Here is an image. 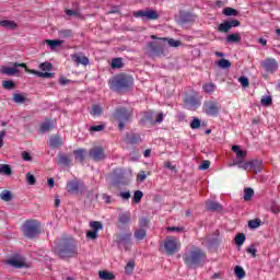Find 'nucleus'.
<instances>
[{
  "instance_id": "052dcab7",
  "label": "nucleus",
  "mask_w": 280,
  "mask_h": 280,
  "mask_svg": "<svg viewBox=\"0 0 280 280\" xmlns=\"http://www.w3.org/2000/svg\"><path fill=\"white\" fill-rule=\"evenodd\" d=\"M106 126L104 125H96V126H91L90 127V132H102Z\"/></svg>"
},
{
  "instance_id": "f8f14e48",
  "label": "nucleus",
  "mask_w": 280,
  "mask_h": 280,
  "mask_svg": "<svg viewBox=\"0 0 280 280\" xmlns=\"http://www.w3.org/2000/svg\"><path fill=\"white\" fill-rule=\"evenodd\" d=\"M84 187V183L78 178L71 179L67 183L68 194H80Z\"/></svg>"
},
{
  "instance_id": "72a5a7b5",
  "label": "nucleus",
  "mask_w": 280,
  "mask_h": 280,
  "mask_svg": "<svg viewBox=\"0 0 280 280\" xmlns=\"http://www.w3.org/2000/svg\"><path fill=\"white\" fill-rule=\"evenodd\" d=\"M98 277L102 280H115V275L106 270L98 271Z\"/></svg>"
},
{
  "instance_id": "13d9d810",
  "label": "nucleus",
  "mask_w": 280,
  "mask_h": 280,
  "mask_svg": "<svg viewBox=\"0 0 280 280\" xmlns=\"http://www.w3.org/2000/svg\"><path fill=\"white\" fill-rule=\"evenodd\" d=\"M149 224H150V219H148V218H141V219L139 220V226H140V229H145V228L149 226Z\"/></svg>"
},
{
  "instance_id": "680f3d73",
  "label": "nucleus",
  "mask_w": 280,
  "mask_h": 280,
  "mask_svg": "<svg viewBox=\"0 0 280 280\" xmlns=\"http://www.w3.org/2000/svg\"><path fill=\"white\" fill-rule=\"evenodd\" d=\"M148 178V175L145 174V171H140L137 175L138 183H143Z\"/></svg>"
},
{
  "instance_id": "ea45409f",
  "label": "nucleus",
  "mask_w": 280,
  "mask_h": 280,
  "mask_svg": "<svg viewBox=\"0 0 280 280\" xmlns=\"http://www.w3.org/2000/svg\"><path fill=\"white\" fill-rule=\"evenodd\" d=\"M223 14L225 16H238L240 15V11L231 8V7H228L225 9H223Z\"/></svg>"
},
{
  "instance_id": "dca6fc26",
  "label": "nucleus",
  "mask_w": 280,
  "mask_h": 280,
  "mask_svg": "<svg viewBox=\"0 0 280 280\" xmlns=\"http://www.w3.org/2000/svg\"><path fill=\"white\" fill-rule=\"evenodd\" d=\"M130 220H132V217L130 215V212H122L118 215V223L117 229H124V226H128L130 224Z\"/></svg>"
},
{
  "instance_id": "20e7f679",
  "label": "nucleus",
  "mask_w": 280,
  "mask_h": 280,
  "mask_svg": "<svg viewBox=\"0 0 280 280\" xmlns=\"http://www.w3.org/2000/svg\"><path fill=\"white\" fill-rule=\"evenodd\" d=\"M207 259V254L199 247H194L188 254L184 255V261L189 268L194 266H202V261Z\"/></svg>"
},
{
  "instance_id": "7c9ffc66",
  "label": "nucleus",
  "mask_w": 280,
  "mask_h": 280,
  "mask_svg": "<svg viewBox=\"0 0 280 280\" xmlns=\"http://www.w3.org/2000/svg\"><path fill=\"white\" fill-rule=\"evenodd\" d=\"M133 235L138 240V242H141L142 240H145L148 232L145 231V229L140 228L139 230L135 231Z\"/></svg>"
},
{
  "instance_id": "58836bf2",
  "label": "nucleus",
  "mask_w": 280,
  "mask_h": 280,
  "mask_svg": "<svg viewBox=\"0 0 280 280\" xmlns=\"http://www.w3.org/2000/svg\"><path fill=\"white\" fill-rule=\"evenodd\" d=\"M102 113H104V108H102V106H100V105H93L92 110L90 112V114L93 117H100L102 115Z\"/></svg>"
},
{
  "instance_id": "6ab92c4d",
  "label": "nucleus",
  "mask_w": 280,
  "mask_h": 280,
  "mask_svg": "<svg viewBox=\"0 0 280 280\" xmlns=\"http://www.w3.org/2000/svg\"><path fill=\"white\" fill-rule=\"evenodd\" d=\"M125 141L130 145H136V143H141V135L132 132L127 133Z\"/></svg>"
},
{
  "instance_id": "c9c22d12",
  "label": "nucleus",
  "mask_w": 280,
  "mask_h": 280,
  "mask_svg": "<svg viewBox=\"0 0 280 280\" xmlns=\"http://www.w3.org/2000/svg\"><path fill=\"white\" fill-rule=\"evenodd\" d=\"M0 198L4 202H10V200H12L14 198V195H12V191H10V190H2L0 194Z\"/></svg>"
},
{
  "instance_id": "f704fd0d",
  "label": "nucleus",
  "mask_w": 280,
  "mask_h": 280,
  "mask_svg": "<svg viewBox=\"0 0 280 280\" xmlns=\"http://www.w3.org/2000/svg\"><path fill=\"white\" fill-rule=\"evenodd\" d=\"M2 89H5V91H14L16 83L12 80L2 81Z\"/></svg>"
},
{
  "instance_id": "e433bc0d",
  "label": "nucleus",
  "mask_w": 280,
  "mask_h": 280,
  "mask_svg": "<svg viewBox=\"0 0 280 280\" xmlns=\"http://www.w3.org/2000/svg\"><path fill=\"white\" fill-rule=\"evenodd\" d=\"M253 196H255V190H253V188H245L244 189V200L245 202H250V200H253Z\"/></svg>"
},
{
  "instance_id": "864d4df0",
  "label": "nucleus",
  "mask_w": 280,
  "mask_h": 280,
  "mask_svg": "<svg viewBox=\"0 0 280 280\" xmlns=\"http://www.w3.org/2000/svg\"><path fill=\"white\" fill-rule=\"evenodd\" d=\"M246 242V235L243 233H240L235 236V244L236 246H242Z\"/></svg>"
},
{
  "instance_id": "f3484780",
  "label": "nucleus",
  "mask_w": 280,
  "mask_h": 280,
  "mask_svg": "<svg viewBox=\"0 0 280 280\" xmlns=\"http://www.w3.org/2000/svg\"><path fill=\"white\" fill-rule=\"evenodd\" d=\"M132 237V233L127 232V233H120L115 235V242L118 244H130V240Z\"/></svg>"
},
{
  "instance_id": "393cba45",
  "label": "nucleus",
  "mask_w": 280,
  "mask_h": 280,
  "mask_svg": "<svg viewBox=\"0 0 280 280\" xmlns=\"http://www.w3.org/2000/svg\"><path fill=\"white\" fill-rule=\"evenodd\" d=\"M232 152H235L236 161H244L246 159V151H243L237 144L232 147Z\"/></svg>"
},
{
  "instance_id": "aec40b11",
  "label": "nucleus",
  "mask_w": 280,
  "mask_h": 280,
  "mask_svg": "<svg viewBox=\"0 0 280 280\" xmlns=\"http://www.w3.org/2000/svg\"><path fill=\"white\" fill-rule=\"evenodd\" d=\"M65 145V142H62V138L60 136H51L49 139V147L51 149H58L60 147Z\"/></svg>"
},
{
  "instance_id": "c85d7f7f",
  "label": "nucleus",
  "mask_w": 280,
  "mask_h": 280,
  "mask_svg": "<svg viewBox=\"0 0 280 280\" xmlns=\"http://www.w3.org/2000/svg\"><path fill=\"white\" fill-rule=\"evenodd\" d=\"M1 27H5V30H16L19 25L14 21L10 20H2L0 21Z\"/></svg>"
},
{
  "instance_id": "9d476101",
  "label": "nucleus",
  "mask_w": 280,
  "mask_h": 280,
  "mask_svg": "<svg viewBox=\"0 0 280 280\" xmlns=\"http://www.w3.org/2000/svg\"><path fill=\"white\" fill-rule=\"evenodd\" d=\"M203 110L209 117H218V113H220V104L213 101L205 102Z\"/></svg>"
},
{
  "instance_id": "c03bdc74",
  "label": "nucleus",
  "mask_w": 280,
  "mask_h": 280,
  "mask_svg": "<svg viewBox=\"0 0 280 280\" xmlns=\"http://www.w3.org/2000/svg\"><path fill=\"white\" fill-rule=\"evenodd\" d=\"M143 198V191L141 190H136L133 192V198H132V202H135V205H139V202H141V199Z\"/></svg>"
},
{
  "instance_id": "79ce46f5",
  "label": "nucleus",
  "mask_w": 280,
  "mask_h": 280,
  "mask_svg": "<svg viewBox=\"0 0 280 280\" xmlns=\"http://www.w3.org/2000/svg\"><path fill=\"white\" fill-rule=\"evenodd\" d=\"M124 61L121 58H114L112 60V69H122Z\"/></svg>"
},
{
  "instance_id": "0e129e2a",
  "label": "nucleus",
  "mask_w": 280,
  "mask_h": 280,
  "mask_svg": "<svg viewBox=\"0 0 280 280\" xmlns=\"http://www.w3.org/2000/svg\"><path fill=\"white\" fill-rule=\"evenodd\" d=\"M238 82H241L244 89H246L250 84V82L248 81V78L246 77H240Z\"/></svg>"
},
{
  "instance_id": "a878e982",
  "label": "nucleus",
  "mask_w": 280,
  "mask_h": 280,
  "mask_svg": "<svg viewBox=\"0 0 280 280\" xmlns=\"http://www.w3.org/2000/svg\"><path fill=\"white\" fill-rule=\"evenodd\" d=\"M249 163H250V170L255 174H259V172H261V165L264 163L261 160H253V161H249Z\"/></svg>"
},
{
  "instance_id": "09e8293b",
  "label": "nucleus",
  "mask_w": 280,
  "mask_h": 280,
  "mask_svg": "<svg viewBox=\"0 0 280 280\" xmlns=\"http://www.w3.org/2000/svg\"><path fill=\"white\" fill-rule=\"evenodd\" d=\"M90 226H91L92 231H95L96 233H97V231H102V229H104V225H102V222H100V221L90 222Z\"/></svg>"
},
{
  "instance_id": "c756f323",
  "label": "nucleus",
  "mask_w": 280,
  "mask_h": 280,
  "mask_svg": "<svg viewBox=\"0 0 280 280\" xmlns=\"http://www.w3.org/2000/svg\"><path fill=\"white\" fill-rule=\"evenodd\" d=\"M46 43L50 47V49L54 51V50H56V47H60V45H63L65 40H62V39H47Z\"/></svg>"
},
{
  "instance_id": "a19ab883",
  "label": "nucleus",
  "mask_w": 280,
  "mask_h": 280,
  "mask_svg": "<svg viewBox=\"0 0 280 280\" xmlns=\"http://www.w3.org/2000/svg\"><path fill=\"white\" fill-rule=\"evenodd\" d=\"M31 73H33V75H37V78H45V79L54 78V73H50V72H40L38 70H32Z\"/></svg>"
},
{
  "instance_id": "473e14b6",
  "label": "nucleus",
  "mask_w": 280,
  "mask_h": 280,
  "mask_svg": "<svg viewBox=\"0 0 280 280\" xmlns=\"http://www.w3.org/2000/svg\"><path fill=\"white\" fill-rule=\"evenodd\" d=\"M0 174L2 176H12V167L9 164H0Z\"/></svg>"
},
{
  "instance_id": "7ed1b4c3",
  "label": "nucleus",
  "mask_w": 280,
  "mask_h": 280,
  "mask_svg": "<svg viewBox=\"0 0 280 280\" xmlns=\"http://www.w3.org/2000/svg\"><path fill=\"white\" fill-rule=\"evenodd\" d=\"M22 233L27 240H36L43 233V225L38 220L28 219L22 225Z\"/></svg>"
},
{
  "instance_id": "2eb2a0df",
  "label": "nucleus",
  "mask_w": 280,
  "mask_h": 280,
  "mask_svg": "<svg viewBox=\"0 0 280 280\" xmlns=\"http://www.w3.org/2000/svg\"><path fill=\"white\" fill-rule=\"evenodd\" d=\"M19 67H21L22 69H27V65L15 62V63H13V68L12 67H3L1 72L4 75H16V73H20Z\"/></svg>"
},
{
  "instance_id": "603ef678",
  "label": "nucleus",
  "mask_w": 280,
  "mask_h": 280,
  "mask_svg": "<svg viewBox=\"0 0 280 280\" xmlns=\"http://www.w3.org/2000/svg\"><path fill=\"white\" fill-rule=\"evenodd\" d=\"M39 69L40 71H51V69H54V65L49 61H45L39 65Z\"/></svg>"
},
{
  "instance_id": "4d7b16f0",
  "label": "nucleus",
  "mask_w": 280,
  "mask_h": 280,
  "mask_svg": "<svg viewBox=\"0 0 280 280\" xmlns=\"http://www.w3.org/2000/svg\"><path fill=\"white\" fill-rule=\"evenodd\" d=\"M26 183L28 185H36V177L32 173H26Z\"/></svg>"
},
{
  "instance_id": "f257e3e1",
  "label": "nucleus",
  "mask_w": 280,
  "mask_h": 280,
  "mask_svg": "<svg viewBox=\"0 0 280 280\" xmlns=\"http://www.w3.org/2000/svg\"><path fill=\"white\" fill-rule=\"evenodd\" d=\"M54 250L60 259L78 257V245L73 237H61V240L57 242Z\"/></svg>"
},
{
  "instance_id": "4468645a",
  "label": "nucleus",
  "mask_w": 280,
  "mask_h": 280,
  "mask_svg": "<svg viewBox=\"0 0 280 280\" xmlns=\"http://www.w3.org/2000/svg\"><path fill=\"white\" fill-rule=\"evenodd\" d=\"M178 242L176 238H167L164 242V248L166 252V255H174L175 253H178Z\"/></svg>"
},
{
  "instance_id": "39448f33",
  "label": "nucleus",
  "mask_w": 280,
  "mask_h": 280,
  "mask_svg": "<svg viewBox=\"0 0 280 280\" xmlns=\"http://www.w3.org/2000/svg\"><path fill=\"white\" fill-rule=\"evenodd\" d=\"M162 42H149L147 44L145 54L149 58H162L165 56L166 37L160 38Z\"/></svg>"
},
{
  "instance_id": "49530a36",
  "label": "nucleus",
  "mask_w": 280,
  "mask_h": 280,
  "mask_svg": "<svg viewBox=\"0 0 280 280\" xmlns=\"http://www.w3.org/2000/svg\"><path fill=\"white\" fill-rule=\"evenodd\" d=\"M73 31L71 30H61L59 31V38H72Z\"/></svg>"
},
{
  "instance_id": "1a4fd4ad",
  "label": "nucleus",
  "mask_w": 280,
  "mask_h": 280,
  "mask_svg": "<svg viewBox=\"0 0 280 280\" xmlns=\"http://www.w3.org/2000/svg\"><path fill=\"white\" fill-rule=\"evenodd\" d=\"M133 16H136V19L145 18L148 21H158V19L161 18V14H159V12L155 10L147 9V10L136 11L133 13Z\"/></svg>"
},
{
  "instance_id": "5fc2aeb1",
  "label": "nucleus",
  "mask_w": 280,
  "mask_h": 280,
  "mask_svg": "<svg viewBox=\"0 0 280 280\" xmlns=\"http://www.w3.org/2000/svg\"><path fill=\"white\" fill-rule=\"evenodd\" d=\"M262 106H271L272 105V97L271 96H264L260 101Z\"/></svg>"
},
{
  "instance_id": "a18cd8bd",
  "label": "nucleus",
  "mask_w": 280,
  "mask_h": 280,
  "mask_svg": "<svg viewBox=\"0 0 280 280\" xmlns=\"http://www.w3.org/2000/svg\"><path fill=\"white\" fill-rule=\"evenodd\" d=\"M26 100L27 98H25L23 94H19V93L13 94V102L15 104H25Z\"/></svg>"
},
{
  "instance_id": "6e6552de",
  "label": "nucleus",
  "mask_w": 280,
  "mask_h": 280,
  "mask_svg": "<svg viewBox=\"0 0 280 280\" xmlns=\"http://www.w3.org/2000/svg\"><path fill=\"white\" fill-rule=\"evenodd\" d=\"M260 67L266 71V73H277V71H279V61L275 58H266L260 61Z\"/></svg>"
},
{
  "instance_id": "3c124183",
  "label": "nucleus",
  "mask_w": 280,
  "mask_h": 280,
  "mask_svg": "<svg viewBox=\"0 0 280 280\" xmlns=\"http://www.w3.org/2000/svg\"><path fill=\"white\" fill-rule=\"evenodd\" d=\"M249 229H259L261 226V220L260 219H254L248 221Z\"/></svg>"
},
{
  "instance_id": "4c0bfd02",
  "label": "nucleus",
  "mask_w": 280,
  "mask_h": 280,
  "mask_svg": "<svg viewBox=\"0 0 280 280\" xmlns=\"http://www.w3.org/2000/svg\"><path fill=\"white\" fill-rule=\"evenodd\" d=\"M226 43H241L242 42V36L240 34H230L225 38Z\"/></svg>"
},
{
  "instance_id": "a211bd4d",
  "label": "nucleus",
  "mask_w": 280,
  "mask_h": 280,
  "mask_svg": "<svg viewBox=\"0 0 280 280\" xmlns=\"http://www.w3.org/2000/svg\"><path fill=\"white\" fill-rule=\"evenodd\" d=\"M184 102L188 108H198V106H200V100L195 95L186 96Z\"/></svg>"
},
{
  "instance_id": "0eeeda50",
  "label": "nucleus",
  "mask_w": 280,
  "mask_h": 280,
  "mask_svg": "<svg viewBox=\"0 0 280 280\" xmlns=\"http://www.w3.org/2000/svg\"><path fill=\"white\" fill-rule=\"evenodd\" d=\"M164 115L160 113L155 116L154 112H144L143 117L140 119V124L145 126L147 124H163Z\"/></svg>"
},
{
  "instance_id": "6e6d98bb",
  "label": "nucleus",
  "mask_w": 280,
  "mask_h": 280,
  "mask_svg": "<svg viewBox=\"0 0 280 280\" xmlns=\"http://www.w3.org/2000/svg\"><path fill=\"white\" fill-rule=\"evenodd\" d=\"M203 91H206L207 93H213V91H215V84L213 83H207L202 86Z\"/></svg>"
},
{
  "instance_id": "e2e57ef3",
  "label": "nucleus",
  "mask_w": 280,
  "mask_h": 280,
  "mask_svg": "<svg viewBox=\"0 0 280 280\" xmlns=\"http://www.w3.org/2000/svg\"><path fill=\"white\" fill-rule=\"evenodd\" d=\"M133 270H135V261H129L125 267V271L127 272V275H130Z\"/></svg>"
},
{
  "instance_id": "bb28decb",
  "label": "nucleus",
  "mask_w": 280,
  "mask_h": 280,
  "mask_svg": "<svg viewBox=\"0 0 280 280\" xmlns=\"http://www.w3.org/2000/svg\"><path fill=\"white\" fill-rule=\"evenodd\" d=\"M54 128H55L54 121H45V122H42L39 132H42V135H45L49 132V130H54Z\"/></svg>"
},
{
  "instance_id": "b1692460",
  "label": "nucleus",
  "mask_w": 280,
  "mask_h": 280,
  "mask_svg": "<svg viewBox=\"0 0 280 280\" xmlns=\"http://www.w3.org/2000/svg\"><path fill=\"white\" fill-rule=\"evenodd\" d=\"M206 208L208 211H222L224 209L218 201H207Z\"/></svg>"
},
{
  "instance_id": "8fccbe9b",
  "label": "nucleus",
  "mask_w": 280,
  "mask_h": 280,
  "mask_svg": "<svg viewBox=\"0 0 280 280\" xmlns=\"http://www.w3.org/2000/svg\"><path fill=\"white\" fill-rule=\"evenodd\" d=\"M234 272H235V276L238 278V279H244V277H246V271H244V268L240 267V266H236L234 268Z\"/></svg>"
},
{
  "instance_id": "2f4dec72",
  "label": "nucleus",
  "mask_w": 280,
  "mask_h": 280,
  "mask_svg": "<svg viewBox=\"0 0 280 280\" xmlns=\"http://www.w3.org/2000/svg\"><path fill=\"white\" fill-rule=\"evenodd\" d=\"M233 165H237L240 170H250V161L245 163L244 161H233V163L230 164V167H233Z\"/></svg>"
},
{
  "instance_id": "423d86ee",
  "label": "nucleus",
  "mask_w": 280,
  "mask_h": 280,
  "mask_svg": "<svg viewBox=\"0 0 280 280\" xmlns=\"http://www.w3.org/2000/svg\"><path fill=\"white\" fill-rule=\"evenodd\" d=\"M133 112L127 107H118L114 112V118L118 121V130H124L128 121H132Z\"/></svg>"
},
{
  "instance_id": "ddd939ff",
  "label": "nucleus",
  "mask_w": 280,
  "mask_h": 280,
  "mask_svg": "<svg viewBox=\"0 0 280 280\" xmlns=\"http://www.w3.org/2000/svg\"><path fill=\"white\" fill-rule=\"evenodd\" d=\"M240 25H242L240 20L224 21L223 23L219 24L218 32H221L222 34H228V32H231L232 27H240Z\"/></svg>"
},
{
  "instance_id": "f03ea898",
  "label": "nucleus",
  "mask_w": 280,
  "mask_h": 280,
  "mask_svg": "<svg viewBox=\"0 0 280 280\" xmlns=\"http://www.w3.org/2000/svg\"><path fill=\"white\" fill-rule=\"evenodd\" d=\"M112 91L116 93H128L135 86V78L127 73H120L109 81Z\"/></svg>"
},
{
  "instance_id": "de8ad7c7",
  "label": "nucleus",
  "mask_w": 280,
  "mask_h": 280,
  "mask_svg": "<svg viewBox=\"0 0 280 280\" xmlns=\"http://www.w3.org/2000/svg\"><path fill=\"white\" fill-rule=\"evenodd\" d=\"M232 66V63L229 61V59H220L218 61V67H220V69H230V67Z\"/></svg>"
},
{
  "instance_id": "338daca9",
  "label": "nucleus",
  "mask_w": 280,
  "mask_h": 280,
  "mask_svg": "<svg viewBox=\"0 0 280 280\" xmlns=\"http://www.w3.org/2000/svg\"><path fill=\"white\" fill-rule=\"evenodd\" d=\"M86 237H89L90 240H97V232H95V231H89L88 233H86Z\"/></svg>"
},
{
  "instance_id": "37998d69",
  "label": "nucleus",
  "mask_w": 280,
  "mask_h": 280,
  "mask_svg": "<svg viewBox=\"0 0 280 280\" xmlns=\"http://www.w3.org/2000/svg\"><path fill=\"white\" fill-rule=\"evenodd\" d=\"M182 23H191L194 21V14L186 12L180 15Z\"/></svg>"
},
{
  "instance_id": "412c9836",
  "label": "nucleus",
  "mask_w": 280,
  "mask_h": 280,
  "mask_svg": "<svg viewBox=\"0 0 280 280\" xmlns=\"http://www.w3.org/2000/svg\"><path fill=\"white\" fill-rule=\"evenodd\" d=\"M71 163H73V160L65 154V153H59L58 155V164L62 165L63 167H69V165H71Z\"/></svg>"
},
{
  "instance_id": "69168bd1",
  "label": "nucleus",
  "mask_w": 280,
  "mask_h": 280,
  "mask_svg": "<svg viewBox=\"0 0 280 280\" xmlns=\"http://www.w3.org/2000/svg\"><path fill=\"white\" fill-rule=\"evenodd\" d=\"M170 47H180L182 43L180 40H176L174 38L168 39Z\"/></svg>"
},
{
  "instance_id": "bf43d9fd",
  "label": "nucleus",
  "mask_w": 280,
  "mask_h": 280,
  "mask_svg": "<svg viewBox=\"0 0 280 280\" xmlns=\"http://www.w3.org/2000/svg\"><path fill=\"white\" fill-rule=\"evenodd\" d=\"M200 124L201 121L199 120V118H194L192 121L190 122V128L192 130H198V128H200Z\"/></svg>"
},
{
  "instance_id": "cd10ccee",
  "label": "nucleus",
  "mask_w": 280,
  "mask_h": 280,
  "mask_svg": "<svg viewBox=\"0 0 280 280\" xmlns=\"http://www.w3.org/2000/svg\"><path fill=\"white\" fill-rule=\"evenodd\" d=\"M86 154L85 149H78L73 151L74 159L79 161V163H84V156Z\"/></svg>"
},
{
  "instance_id": "4be33fe9",
  "label": "nucleus",
  "mask_w": 280,
  "mask_h": 280,
  "mask_svg": "<svg viewBox=\"0 0 280 280\" xmlns=\"http://www.w3.org/2000/svg\"><path fill=\"white\" fill-rule=\"evenodd\" d=\"M8 264L13 266V268H27V264L23 258H11L8 260Z\"/></svg>"
},
{
  "instance_id": "5701e85b",
  "label": "nucleus",
  "mask_w": 280,
  "mask_h": 280,
  "mask_svg": "<svg viewBox=\"0 0 280 280\" xmlns=\"http://www.w3.org/2000/svg\"><path fill=\"white\" fill-rule=\"evenodd\" d=\"M73 62H77V65H83V67H86L89 65V57L82 56V55H72Z\"/></svg>"
},
{
  "instance_id": "774afa93",
  "label": "nucleus",
  "mask_w": 280,
  "mask_h": 280,
  "mask_svg": "<svg viewBox=\"0 0 280 280\" xmlns=\"http://www.w3.org/2000/svg\"><path fill=\"white\" fill-rule=\"evenodd\" d=\"M270 209H271V211H280L279 202L271 201Z\"/></svg>"
},
{
  "instance_id": "9b49d317",
  "label": "nucleus",
  "mask_w": 280,
  "mask_h": 280,
  "mask_svg": "<svg viewBox=\"0 0 280 280\" xmlns=\"http://www.w3.org/2000/svg\"><path fill=\"white\" fill-rule=\"evenodd\" d=\"M89 156L95 163H100V161H104L106 159V153L102 147H93L89 151Z\"/></svg>"
}]
</instances>
